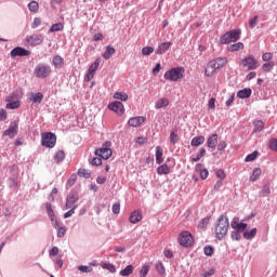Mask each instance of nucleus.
I'll list each match as a JSON object with an SVG mask.
<instances>
[{
  "label": "nucleus",
  "instance_id": "nucleus-6",
  "mask_svg": "<svg viewBox=\"0 0 277 277\" xmlns=\"http://www.w3.org/2000/svg\"><path fill=\"white\" fill-rule=\"evenodd\" d=\"M179 243L184 248H190L194 246V236L188 230L182 232L179 236Z\"/></svg>",
  "mask_w": 277,
  "mask_h": 277
},
{
  "label": "nucleus",
  "instance_id": "nucleus-37",
  "mask_svg": "<svg viewBox=\"0 0 277 277\" xmlns=\"http://www.w3.org/2000/svg\"><path fill=\"white\" fill-rule=\"evenodd\" d=\"M92 266H94V264H90L89 266H84L81 265L78 267L79 272H82L83 274H90V272H92Z\"/></svg>",
  "mask_w": 277,
  "mask_h": 277
},
{
  "label": "nucleus",
  "instance_id": "nucleus-15",
  "mask_svg": "<svg viewBox=\"0 0 277 277\" xmlns=\"http://www.w3.org/2000/svg\"><path fill=\"white\" fill-rule=\"evenodd\" d=\"M144 122H146V117L138 116L130 118L128 124L129 127H140L144 124Z\"/></svg>",
  "mask_w": 277,
  "mask_h": 277
},
{
  "label": "nucleus",
  "instance_id": "nucleus-9",
  "mask_svg": "<svg viewBox=\"0 0 277 277\" xmlns=\"http://www.w3.org/2000/svg\"><path fill=\"white\" fill-rule=\"evenodd\" d=\"M104 146L105 147L96 149L95 155L96 157H101L102 159H109V157H111L113 155L111 148H109L111 146V142H106Z\"/></svg>",
  "mask_w": 277,
  "mask_h": 277
},
{
  "label": "nucleus",
  "instance_id": "nucleus-54",
  "mask_svg": "<svg viewBox=\"0 0 277 277\" xmlns=\"http://www.w3.org/2000/svg\"><path fill=\"white\" fill-rule=\"evenodd\" d=\"M232 239L234 241H239L241 239V234H239V232H232Z\"/></svg>",
  "mask_w": 277,
  "mask_h": 277
},
{
  "label": "nucleus",
  "instance_id": "nucleus-22",
  "mask_svg": "<svg viewBox=\"0 0 277 277\" xmlns=\"http://www.w3.org/2000/svg\"><path fill=\"white\" fill-rule=\"evenodd\" d=\"M238 98H250L252 96V89H243L238 91L237 93Z\"/></svg>",
  "mask_w": 277,
  "mask_h": 277
},
{
  "label": "nucleus",
  "instance_id": "nucleus-13",
  "mask_svg": "<svg viewBox=\"0 0 277 277\" xmlns=\"http://www.w3.org/2000/svg\"><path fill=\"white\" fill-rule=\"evenodd\" d=\"M27 55H31V52L22 47H16L11 51V57H25Z\"/></svg>",
  "mask_w": 277,
  "mask_h": 277
},
{
  "label": "nucleus",
  "instance_id": "nucleus-27",
  "mask_svg": "<svg viewBox=\"0 0 277 277\" xmlns=\"http://www.w3.org/2000/svg\"><path fill=\"white\" fill-rule=\"evenodd\" d=\"M44 98V94H42L41 92L38 93H32L30 101L32 103H42V100Z\"/></svg>",
  "mask_w": 277,
  "mask_h": 277
},
{
  "label": "nucleus",
  "instance_id": "nucleus-21",
  "mask_svg": "<svg viewBox=\"0 0 277 277\" xmlns=\"http://www.w3.org/2000/svg\"><path fill=\"white\" fill-rule=\"evenodd\" d=\"M168 105H170V100L166 98V97H162L160 100H158L156 103H155V107L156 109H161L163 107H168Z\"/></svg>",
  "mask_w": 277,
  "mask_h": 277
},
{
  "label": "nucleus",
  "instance_id": "nucleus-14",
  "mask_svg": "<svg viewBox=\"0 0 277 277\" xmlns=\"http://www.w3.org/2000/svg\"><path fill=\"white\" fill-rule=\"evenodd\" d=\"M18 133V121H12L9 129L4 131L8 137H14Z\"/></svg>",
  "mask_w": 277,
  "mask_h": 277
},
{
  "label": "nucleus",
  "instance_id": "nucleus-20",
  "mask_svg": "<svg viewBox=\"0 0 277 277\" xmlns=\"http://www.w3.org/2000/svg\"><path fill=\"white\" fill-rule=\"evenodd\" d=\"M114 53H116V49H114L111 45H107L105 52L102 54V57H104V60H111V55H114Z\"/></svg>",
  "mask_w": 277,
  "mask_h": 277
},
{
  "label": "nucleus",
  "instance_id": "nucleus-38",
  "mask_svg": "<svg viewBox=\"0 0 277 277\" xmlns=\"http://www.w3.org/2000/svg\"><path fill=\"white\" fill-rule=\"evenodd\" d=\"M64 29V24L62 23H56L54 25L51 26L50 31H62Z\"/></svg>",
  "mask_w": 277,
  "mask_h": 277
},
{
  "label": "nucleus",
  "instance_id": "nucleus-63",
  "mask_svg": "<svg viewBox=\"0 0 277 277\" xmlns=\"http://www.w3.org/2000/svg\"><path fill=\"white\" fill-rule=\"evenodd\" d=\"M226 143L225 141H221L217 145V150H225L226 149Z\"/></svg>",
  "mask_w": 277,
  "mask_h": 277
},
{
  "label": "nucleus",
  "instance_id": "nucleus-58",
  "mask_svg": "<svg viewBox=\"0 0 277 277\" xmlns=\"http://www.w3.org/2000/svg\"><path fill=\"white\" fill-rule=\"evenodd\" d=\"M246 228H248V224H246V223H240V224L238 225L236 232H238V233H243V230H245Z\"/></svg>",
  "mask_w": 277,
  "mask_h": 277
},
{
  "label": "nucleus",
  "instance_id": "nucleus-44",
  "mask_svg": "<svg viewBox=\"0 0 277 277\" xmlns=\"http://www.w3.org/2000/svg\"><path fill=\"white\" fill-rule=\"evenodd\" d=\"M156 269L158 274L163 275L166 274V267L163 266V263L159 262L156 264Z\"/></svg>",
  "mask_w": 277,
  "mask_h": 277
},
{
  "label": "nucleus",
  "instance_id": "nucleus-34",
  "mask_svg": "<svg viewBox=\"0 0 277 277\" xmlns=\"http://www.w3.org/2000/svg\"><path fill=\"white\" fill-rule=\"evenodd\" d=\"M245 239H254L256 237V228H252L250 232L243 233Z\"/></svg>",
  "mask_w": 277,
  "mask_h": 277
},
{
  "label": "nucleus",
  "instance_id": "nucleus-46",
  "mask_svg": "<svg viewBox=\"0 0 277 277\" xmlns=\"http://www.w3.org/2000/svg\"><path fill=\"white\" fill-rule=\"evenodd\" d=\"M155 52V49L153 47H145L142 49L143 55H150Z\"/></svg>",
  "mask_w": 277,
  "mask_h": 277
},
{
  "label": "nucleus",
  "instance_id": "nucleus-59",
  "mask_svg": "<svg viewBox=\"0 0 277 277\" xmlns=\"http://www.w3.org/2000/svg\"><path fill=\"white\" fill-rule=\"evenodd\" d=\"M215 274V269L211 268L208 272H205L203 274H201L202 277H211Z\"/></svg>",
  "mask_w": 277,
  "mask_h": 277
},
{
  "label": "nucleus",
  "instance_id": "nucleus-52",
  "mask_svg": "<svg viewBox=\"0 0 277 277\" xmlns=\"http://www.w3.org/2000/svg\"><path fill=\"white\" fill-rule=\"evenodd\" d=\"M273 57L274 55L271 52H266L262 55L263 62H269Z\"/></svg>",
  "mask_w": 277,
  "mask_h": 277
},
{
  "label": "nucleus",
  "instance_id": "nucleus-17",
  "mask_svg": "<svg viewBox=\"0 0 277 277\" xmlns=\"http://www.w3.org/2000/svg\"><path fill=\"white\" fill-rule=\"evenodd\" d=\"M170 47H172L171 42H163L157 48L156 53L158 55H163V53H166V51H168Z\"/></svg>",
  "mask_w": 277,
  "mask_h": 277
},
{
  "label": "nucleus",
  "instance_id": "nucleus-7",
  "mask_svg": "<svg viewBox=\"0 0 277 277\" xmlns=\"http://www.w3.org/2000/svg\"><path fill=\"white\" fill-rule=\"evenodd\" d=\"M240 65L248 70H256L259 68V61L252 55L246 56L240 61Z\"/></svg>",
  "mask_w": 277,
  "mask_h": 277
},
{
  "label": "nucleus",
  "instance_id": "nucleus-57",
  "mask_svg": "<svg viewBox=\"0 0 277 277\" xmlns=\"http://www.w3.org/2000/svg\"><path fill=\"white\" fill-rule=\"evenodd\" d=\"M239 217H235L233 221H232V228H234V230H236L238 227H239Z\"/></svg>",
  "mask_w": 277,
  "mask_h": 277
},
{
  "label": "nucleus",
  "instance_id": "nucleus-1",
  "mask_svg": "<svg viewBox=\"0 0 277 277\" xmlns=\"http://www.w3.org/2000/svg\"><path fill=\"white\" fill-rule=\"evenodd\" d=\"M163 78L175 83L183 81L185 79V67H173L164 72Z\"/></svg>",
  "mask_w": 277,
  "mask_h": 277
},
{
  "label": "nucleus",
  "instance_id": "nucleus-55",
  "mask_svg": "<svg viewBox=\"0 0 277 277\" xmlns=\"http://www.w3.org/2000/svg\"><path fill=\"white\" fill-rule=\"evenodd\" d=\"M200 179H202V181L209 179V170L203 169L200 171Z\"/></svg>",
  "mask_w": 277,
  "mask_h": 277
},
{
  "label": "nucleus",
  "instance_id": "nucleus-29",
  "mask_svg": "<svg viewBox=\"0 0 277 277\" xmlns=\"http://www.w3.org/2000/svg\"><path fill=\"white\" fill-rule=\"evenodd\" d=\"M114 98H117V101H129V95L124 92H116L114 94Z\"/></svg>",
  "mask_w": 277,
  "mask_h": 277
},
{
  "label": "nucleus",
  "instance_id": "nucleus-56",
  "mask_svg": "<svg viewBox=\"0 0 277 277\" xmlns=\"http://www.w3.org/2000/svg\"><path fill=\"white\" fill-rule=\"evenodd\" d=\"M233 103H235V93H233L229 98L226 101L225 105L226 107H230V105H233Z\"/></svg>",
  "mask_w": 277,
  "mask_h": 277
},
{
  "label": "nucleus",
  "instance_id": "nucleus-24",
  "mask_svg": "<svg viewBox=\"0 0 277 277\" xmlns=\"http://www.w3.org/2000/svg\"><path fill=\"white\" fill-rule=\"evenodd\" d=\"M243 42H237V43H234L232 45H229L227 48V51H229L230 53H235V51H241L243 50Z\"/></svg>",
  "mask_w": 277,
  "mask_h": 277
},
{
  "label": "nucleus",
  "instance_id": "nucleus-62",
  "mask_svg": "<svg viewBox=\"0 0 277 277\" xmlns=\"http://www.w3.org/2000/svg\"><path fill=\"white\" fill-rule=\"evenodd\" d=\"M209 109H215V97H211L208 102Z\"/></svg>",
  "mask_w": 277,
  "mask_h": 277
},
{
  "label": "nucleus",
  "instance_id": "nucleus-45",
  "mask_svg": "<svg viewBox=\"0 0 277 277\" xmlns=\"http://www.w3.org/2000/svg\"><path fill=\"white\" fill-rule=\"evenodd\" d=\"M206 256H213L214 249L211 246H207L203 249Z\"/></svg>",
  "mask_w": 277,
  "mask_h": 277
},
{
  "label": "nucleus",
  "instance_id": "nucleus-41",
  "mask_svg": "<svg viewBox=\"0 0 277 277\" xmlns=\"http://www.w3.org/2000/svg\"><path fill=\"white\" fill-rule=\"evenodd\" d=\"M272 68H274V62L265 63L262 66V70H264V72H269V70H272Z\"/></svg>",
  "mask_w": 277,
  "mask_h": 277
},
{
  "label": "nucleus",
  "instance_id": "nucleus-60",
  "mask_svg": "<svg viewBox=\"0 0 277 277\" xmlns=\"http://www.w3.org/2000/svg\"><path fill=\"white\" fill-rule=\"evenodd\" d=\"M113 213H115V215H118V213H120V203L113 205Z\"/></svg>",
  "mask_w": 277,
  "mask_h": 277
},
{
  "label": "nucleus",
  "instance_id": "nucleus-39",
  "mask_svg": "<svg viewBox=\"0 0 277 277\" xmlns=\"http://www.w3.org/2000/svg\"><path fill=\"white\" fill-rule=\"evenodd\" d=\"M18 107H21L19 101L10 102L6 104V109H18Z\"/></svg>",
  "mask_w": 277,
  "mask_h": 277
},
{
  "label": "nucleus",
  "instance_id": "nucleus-31",
  "mask_svg": "<svg viewBox=\"0 0 277 277\" xmlns=\"http://www.w3.org/2000/svg\"><path fill=\"white\" fill-rule=\"evenodd\" d=\"M157 173L160 174V175L169 174L170 173V167H168V164H162V166L158 167Z\"/></svg>",
  "mask_w": 277,
  "mask_h": 277
},
{
  "label": "nucleus",
  "instance_id": "nucleus-53",
  "mask_svg": "<svg viewBox=\"0 0 277 277\" xmlns=\"http://www.w3.org/2000/svg\"><path fill=\"white\" fill-rule=\"evenodd\" d=\"M91 166H101L103 160L101 158H93L90 160Z\"/></svg>",
  "mask_w": 277,
  "mask_h": 277
},
{
  "label": "nucleus",
  "instance_id": "nucleus-50",
  "mask_svg": "<svg viewBox=\"0 0 277 277\" xmlns=\"http://www.w3.org/2000/svg\"><path fill=\"white\" fill-rule=\"evenodd\" d=\"M269 148H271V150L277 151V138H272L269 141Z\"/></svg>",
  "mask_w": 277,
  "mask_h": 277
},
{
  "label": "nucleus",
  "instance_id": "nucleus-36",
  "mask_svg": "<svg viewBox=\"0 0 277 277\" xmlns=\"http://www.w3.org/2000/svg\"><path fill=\"white\" fill-rule=\"evenodd\" d=\"M261 168H256V169H254L253 170V173H252V175H251V177H250V181H258L259 180V176H261Z\"/></svg>",
  "mask_w": 277,
  "mask_h": 277
},
{
  "label": "nucleus",
  "instance_id": "nucleus-25",
  "mask_svg": "<svg viewBox=\"0 0 277 277\" xmlns=\"http://www.w3.org/2000/svg\"><path fill=\"white\" fill-rule=\"evenodd\" d=\"M202 144H205V136L200 135V136H195L192 142L190 145L192 146H202Z\"/></svg>",
  "mask_w": 277,
  "mask_h": 277
},
{
  "label": "nucleus",
  "instance_id": "nucleus-23",
  "mask_svg": "<svg viewBox=\"0 0 277 277\" xmlns=\"http://www.w3.org/2000/svg\"><path fill=\"white\" fill-rule=\"evenodd\" d=\"M208 148H215L217 146V134H213L207 141Z\"/></svg>",
  "mask_w": 277,
  "mask_h": 277
},
{
  "label": "nucleus",
  "instance_id": "nucleus-11",
  "mask_svg": "<svg viewBox=\"0 0 277 277\" xmlns=\"http://www.w3.org/2000/svg\"><path fill=\"white\" fill-rule=\"evenodd\" d=\"M98 66H101V58H96L95 62L89 67V70L85 76V81L90 82L92 79H94V76L96 75V70H98Z\"/></svg>",
  "mask_w": 277,
  "mask_h": 277
},
{
  "label": "nucleus",
  "instance_id": "nucleus-61",
  "mask_svg": "<svg viewBox=\"0 0 277 277\" xmlns=\"http://www.w3.org/2000/svg\"><path fill=\"white\" fill-rule=\"evenodd\" d=\"M75 209H77V206H75L72 209H70L68 212L64 214L65 219L71 217V215H75Z\"/></svg>",
  "mask_w": 277,
  "mask_h": 277
},
{
  "label": "nucleus",
  "instance_id": "nucleus-49",
  "mask_svg": "<svg viewBox=\"0 0 277 277\" xmlns=\"http://www.w3.org/2000/svg\"><path fill=\"white\" fill-rule=\"evenodd\" d=\"M149 269H150V268H149L147 265H144V266L142 267L141 272H140V276H141V277H146V276H148Z\"/></svg>",
  "mask_w": 277,
  "mask_h": 277
},
{
  "label": "nucleus",
  "instance_id": "nucleus-32",
  "mask_svg": "<svg viewBox=\"0 0 277 277\" xmlns=\"http://www.w3.org/2000/svg\"><path fill=\"white\" fill-rule=\"evenodd\" d=\"M78 176H81L83 179H90V176H92V173L88 169H79Z\"/></svg>",
  "mask_w": 277,
  "mask_h": 277
},
{
  "label": "nucleus",
  "instance_id": "nucleus-51",
  "mask_svg": "<svg viewBox=\"0 0 277 277\" xmlns=\"http://www.w3.org/2000/svg\"><path fill=\"white\" fill-rule=\"evenodd\" d=\"M40 25H42V19L40 17H36L32 23V29H37Z\"/></svg>",
  "mask_w": 277,
  "mask_h": 277
},
{
  "label": "nucleus",
  "instance_id": "nucleus-48",
  "mask_svg": "<svg viewBox=\"0 0 277 277\" xmlns=\"http://www.w3.org/2000/svg\"><path fill=\"white\" fill-rule=\"evenodd\" d=\"M170 142L171 144H177L179 142V134L174 133V132H171L170 134Z\"/></svg>",
  "mask_w": 277,
  "mask_h": 277
},
{
  "label": "nucleus",
  "instance_id": "nucleus-2",
  "mask_svg": "<svg viewBox=\"0 0 277 277\" xmlns=\"http://www.w3.org/2000/svg\"><path fill=\"white\" fill-rule=\"evenodd\" d=\"M228 64V58L226 57H217L211 61L206 68V76L213 77L215 75V70H220V68H224Z\"/></svg>",
  "mask_w": 277,
  "mask_h": 277
},
{
  "label": "nucleus",
  "instance_id": "nucleus-35",
  "mask_svg": "<svg viewBox=\"0 0 277 277\" xmlns=\"http://www.w3.org/2000/svg\"><path fill=\"white\" fill-rule=\"evenodd\" d=\"M28 9L36 14V12H38V10H40V4H38L37 1H31L28 4Z\"/></svg>",
  "mask_w": 277,
  "mask_h": 277
},
{
  "label": "nucleus",
  "instance_id": "nucleus-43",
  "mask_svg": "<svg viewBox=\"0 0 277 277\" xmlns=\"http://www.w3.org/2000/svg\"><path fill=\"white\" fill-rule=\"evenodd\" d=\"M259 157V151H253L252 154L248 155L245 159V161H254Z\"/></svg>",
  "mask_w": 277,
  "mask_h": 277
},
{
  "label": "nucleus",
  "instance_id": "nucleus-40",
  "mask_svg": "<svg viewBox=\"0 0 277 277\" xmlns=\"http://www.w3.org/2000/svg\"><path fill=\"white\" fill-rule=\"evenodd\" d=\"M103 269H108L111 274H116V266L114 264H102Z\"/></svg>",
  "mask_w": 277,
  "mask_h": 277
},
{
  "label": "nucleus",
  "instance_id": "nucleus-3",
  "mask_svg": "<svg viewBox=\"0 0 277 277\" xmlns=\"http://www.w3.org/2000/svg\"><path fill=\"white\" fill-rule=\"evenodd\" d=\"M230 224L228 223V217L221 215L219 217L217 225L215 227V235L219 239H224L228 233V227Z\"/></svg>",
  "mask_w": 277,
  "mask_h": 277
},
{
  "label": "nucleus",
  "instance_id": "nucleus-42",
  "mask_svg": "<svg viewBox=\"0 0 277 277\" xmlns=\"http://www.w3.org/2000/svg\"><path fill=\"white\" fill-rule=\"evenodd\" d=\"M259 23V15L253 16L251 19H249V26L251 29H254Z\"/></svg>",
  "mask_w": 277,
  "mask_h": 277
},
{
  "label": "nucleus",
  "instance_id": "nucleus-26",
  "mask_svg": "<svg viewBox=\"0 0 277 277\" xmlns=\"http://www.w3.org/2000/svg\"><path fill=\"white\" fill-rule=\"evenodd\" d=\"M52 64L55 66V68H62V66H64V57L60 55L54 56Z\"/></svg>",
  "mask_w": 277,
  "mask_h": 277
},
{
  "label": "nucleus",
  "instance_id": "nucleus-47",
  "mask_svg": "<svg viewBox=\"0 0 277 277\" xmlns=\"http://www.w3.org/2000/svg\"><path fill=\"white\" fill-rule=\"evenodd\" d=\"M215 174L221 181H224V179H226V172H224V170L222 169L216 170Z\"/></svg>",
  "mask_w": 277,
  "mask_h": 277
},
{
  "label": "nucleus",
  "instance_id": "nucleus-16",
  "mask_svg": "<svg viewBox=\"0 0 277 277\" xmlns=\"http://www.w3.org/2000/svg\"><path fill=\"white\" fill-rule=\"evenodd\" d=\"M79 200V196H77L75 193L69 194L67 197V202H66V209H72V206L75 202Z\"/></svg>",
  "mask_w": 277,
  "mask_h": 277
},
{
  "label": "nucleus",
  "instance_id": "nucleus-33",
  "mask_svg": "<svg viewBox=\"0 0 277 277\" xmlns=\"http://www.w3.org/2000/svg\"><path fill=\"white\" fill-rule=\"evenodd\" d=\"M47 211L51 222H55V212H53V207L51 203H47Z\"/></svg>",
  "mask_w": 277,
  "mask_h": 277
},
{
  "label": "nucleus",
  "instance_id": "nucleus-64",
  "mask_svg": "<svg viewBox=\"0 0 277 277\" xmlns=\"http://www.w3.org/2000/svg\"><path fill=\"white\" fill-rule=\"evenodd\" d=\"M64 235H66V228L60 227L57 232V237H64Z\"/></svg>",
  "mask_w": 277,
  "mask_h": 277
},
{
  "label": "nucleus",
  "instance_id": "nucleus-5",
  "mask_svg": "<svg viewBox=\"0 0 277 277\" xmlns=\"http://www.w3.org/2000/svg\"><path fill=\"white\" fill-rule=\"evenodd\" d=\"M41 144L45 148H54L57 144V136L53 132H43L41 134Z\"/></svg>",
  "mask_w": 277,
  "mask_h": 277
},
{
  "label": "nucleus",
  "instance_id": "nucleus-4",
  "mask_svg": "<svg viewBox=\"0 0 277 277\" xmlns=\"http://www.w3.org/2000/svg\"><path fill=\"white\" fill-rule=\"evenodd\" d=\"M241 38V29H233L220 37L221 44H230V42H237Z\"/></svg>",
  "mask_w": 277,
  "mask_h": 277
},
{
  "label": "nucleus",
  "instance_id": "nucleus-18",
  "mask_svg": "<svg viewBox=\"0 0 277 277\" xmlns=\"http://www.w3.org/2000/svg\"><path fill=\"white\" fill-rule=\"evenodd\" d=\"M156 163H158V166L163 163V148H161V146L156 147Z\"/></svg>",
  "mask_w": 277,
  "mask_h": 277
},
{
  "label": "nucleus",
  "instance_id": "nucleus-28",
  "mask_svg": "<svg viewBox=\"0 0 277 277\" xmlns=\"http://www.w3.org/2000/svg\"><path fill=\"white\" fill-rule=\"evenodd\" d=\"M119 274L120 276H123V277L131 276V274H133V265H128L126 268L120 271Z\"/></svg>",
  "mask_w": 277,
  "mask_h": 277
},
{
  "label": "nucleus",
  "instance_id": "nucleus-19",
  "mask_svg": "<svg viewBox=\"0 0 277 277\" xmlns=\"http://www.w3.org/2000/svg\"><path fill=\"white\" fill-rule=\"evenodd\" d=\"M131 224H137V222H142V213L140 211H133L130 215Z\"/></svg>",
  "mask_w": 277,
  "mask_h": 277
},
{
  "label": "nucleus",
  "instance_id": "nucleus-8",
  "mask_svg": "<svg viewBox=\"0 0 277 277\" xmlns=\"http://www.w3.org/2000/svg\"><path fill=\"white\" fill-rule=\"evenodd\" d=\"M51 75V66L44 65V64H39L35 68V77H38L39 79H47Z\"/></svg>",
  "mask_w": 277,
  "mask_h": 277
},
{
  "label": "nucleus",
  "instance_id": "nucleus-30",
  "mask_svg": "<svg viewBox=\"0 0 277 277\" xmlns=\"http://www.w3.org/2000/svg\"><path fill=\"white\" fill-rule=\"evenodd\" d=\"M64 159H66V154L64 150H58L54 156L56 163H61V161H64Z\"/></svg>",
  "mask_w": 277,
  "mask_h": 277
},
{
  "label": "nucleus",
  "instance_id": "nucleus-10",
  "mask_svg": "<svg viewBox=\"0 0 277 277\" xmlns=\"http://www.w3.org/2000/svg\"><path fill=\"white\" fill-rule=\"evenodd\" d=\"M44 42V35H30L26 37L28 47H38Z\"/></svg>",
  "mask_w": 277,
  "mask_h": 277
},
{
  "label": "nucleus",
  "instance_id": "nucleus-12",
  "mask_svg": "<svg viewBox=\"0 0 277 277\" xmlns=\"http://www.w3.org/2000/svg\"><path fill=\"white\" fill-rule=\"evenodd\" d=\"M108 109L110 111H115L117 116H123L124 115V104L122 102H113L108 105Z\"/></svg>",
  "mask_w": 277,
  "mask_h": 277
}]
</instances>
